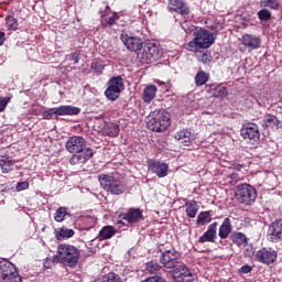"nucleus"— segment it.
<instances>
[{"mask_svg": "<svg viewBox=\"0 0 282 282\" xmlns=\"http://www.w3.org/2000/svg\"><path fill=\"white\" fill-rule=\"evenodd\" d=\"M55 238L58 241H63V239H72L76 232L74 229H69L67 227H59L54 230Z\"/></svg>", "mask_w": 282, "mask_h": 282, "instance_id": "27", "label": "nucleus"}, {"mask_svg": "<svg viewBox=\"0 0 282 282\" xmlns=\"http://www.w3.org/2000/svg\"><path fill=\"white\" fill-rule=\"evenodd\" d=\"M159 85H164V83H162V82H159Z\"/></svg>", "mask_w": 282, "mask_h": 282, "instance_id": "54", "label": "nucleus"}, {"mask_svg": "<svg viewBox=\"0 0 282 282\" xmlns=\"http://www.w3.org/2000/svg\"><path fill=\"white\" fill-rule=\"evenodd\" d=\"M197 59L200 63H204V65H208V63H210L213 61L210 53H199L197 55Z\"/></svg>", "mask_w": 282, "mask_h": 282, "instance_id": "45", "label": "nucleus"}, {"mask_svg": "<svg viewBox=\"0 0 282 282\" xmlns=\"http://www.w3.org/2000/svg\"><path fill=\"white\" fill-rule=\"evenodd\" d=\"M101 15V25L104 28H113L116 23H118V20L120 17H118V13H112L111 8H109L108 4H105L104 9L100 10Z\"/></svg>", "mask_w": 282, "mask_h": 282, "instance_id": "13", "label": "nucleus"}, {"mask_svg": "<svg viewBox=\"0 0 282 282\" xmlns=\"http://www.w3.org/2000/svg\"><path fill=\"white\" fill-rule=\"evenodd\" d=\"M107 89L105 90V96L108 100H118L120 98L121 91L124 89V82L122 77H112L107 83Z\"/></svg>", "mask_w": 282, "mask_h": 282, "instance_id": "9", "label": "nucleus"}, {"mask_svg": "<svg viewBox=\"0 0 282 282\" xmlns=\"http://www.w3.org/2000/svg\"><path fill=\"white\" fill-rule=\"evenodd\" d=\"M242 167H243V166H241V165H237V166H236V170H237V171H241Z\"/></svg>", "mask_w": 282, "mask_h": 282, "instance_id": "53", "label": "nucleus"}, {"mask_svg": "<svg viewBox=\"0 0 282 282\" xmlns=\"http://www.w3.org/2000/svg\"><path fill=\"white\" fill-rule=\"evenodd\" d=\"M14 160L10 155H1L0 156V169L2 173H10L14 169Z\"/></svg>", "mask_w": 282, "mask_h": 282, "instance_id": "28", "label": "nucleus"}, {"mask_svg": "<svg viewBox=\"0 0 282 282\" xmlns=\"http://www.w3.org/2000/svg\"><path fill=\"white\" fill-rule=\"evenodd\" d=\"M80 108L76 106H59L42 113L44 120H52L53 116H78Z\"/></svg>", "mask_w": 282, "mask_h": 282, "instance_id": "10", "label": "nucleus"}, {"mask_svg": "<svg viewBox=\"0 0 282 282\" xmlns=\"http://www.w3.org/2000/svg\"><path fill=\"white\" fill-rule=\"evenodd\" d=\"M115 218L119 228H121V226H128V224H138L142 221V210L131 208L127 213H117Z\"/></svg>", "mask_w": 282, "mask_h": 282, "instance_id": "8", "label": "nucleus"}, {"mask_svg": "<svg viewBox=\"0 0 282 282\" xmlns=\"http://www.w3.org/2000/svg\"><path fill=\"white\" fill-rule=\"evenodd\" d=\"M158 94V87L153 84L148 85L142 93L143 102H151Z\"/></svg>", "mask_w": 282, "mask_h": 282, "instance_id": "29", "label": "nucleus"}, {"mask_svg": "<svg viewBox=\"0 0 282 282\" xmlns=\"http://www.w3.org/2000/svg\"><path fill=\"white\" fill-rule=\"evenodd\" d=\"M143 282H166V280L162 276L154 275L145 279Z\"/></svg>", "mask_w": 282, "mask_h": 282, "instance_id": "48", "label": "nucleus"}, {"mask_svg": "<svg viewBox=\"0 0 282 282\" xmlns=\"http://www.w3.org/2000/svg\"><path fill=\"white\" fill-rule=\"evenodd\" d=\"M182 30H184V32H186L188 34V29H186L185 24H181Z\"/></svg>", "mask_w": 282, "mask_h": 282, "instance_id": "52", "label": "nucleus"}, {"mask_svg": "<svg viewBox=\"0 0 282 282\" xmlns=\"http://www.w3.org/2000/svg\"><path fill=\"white\" fill-rule=\"evenodd\" d=\"M176 270H177L176 276L180 282H193V273H191V270H188V268H186V265L180 264L176 268Z\"/></svg>", "mask_w": 282, "mask_h": 282, "instance_id": "26", "label": "nucleus"}, {"mask_svg": "<svg viewBox=\"0 0 282 282\" xmlns=\"http://www.w3.org/2000/svg\"><path fill=\"white\" fill-rule=\"evenodd\" d=\"M230 232H232V221L227 217L218 229V237L220 239H228V237H230Z\"/></svg>", "mask_w": 282, "mask_h": 282, "instance_id": "25", "label": "nucleus"}, {"mask_svg": "<svg viewBox=\"0 0 282 282\" xmlns=\"http://www.w3.org/2000/svg\"><path fill=\"white\" fill-rule=\"evenodd\" d=\"M101 282H122V279L116 273H108L102 278Z\"/></svg>", "mask_w": 282, "mask_h": 282, "instance_id": "43", "label": "nucleus"}, {"mask_svg": "<svg viewBox=\"0 0 282 282\" xmlns=\"http://www.w3.org/2000/svg\"><path fill=\"white\" fill-rule=\"evenodd\" d=\"M67 217H70L69 209L67 207H58L54 214V220L57 221V224H62V221H65Z\"/></svg>", "mask_w": 282, "mask_h": 282, "instance_id": "32", "label": "nucleus"}, {"mask_svg": "<svg viewBox=\"0 0 282 282\" xmlns=\"http://www.w3.org/2000/svg\"><path fill=\"white\" fill-rule=\"evenodd\" d=\"M6 28H7V30H10L11 32H17V30H19V20H17L12 15H8L6 18Z\"/></svg>", "mask_w": 282, "mask_h": 282, "instance_id": "34", "label": "nucleus"}, {"mask_svg": "<svg viewBox=\"0 0 282 282\" xmlns=\"http://www.w3.org/2000/svg\"><path fill=\"white\" fill-rule=\"evenodd\" d=\"M8 102H10V98H0V113L1 111H6V107H8Z\"/></svg>", "mask_w": 282, "mask_h": 282, "instance_id": "49", "label": "nucleus"}, {"mask_svg": "<svg viewBox=\"0 0 282 282\" xmlns=\"http://www.w3.org/2000/svg\"><path fill=\"white\" fill-rule=\"evenodd\" d=\"M29 188H30V182L28 181L19 182L15 185V191L18 193H21V191H28Z\"/></svg>", "mask_w": 282, "mask_h": 282, "instance_id": "46", "label": "nucleus"}, {"mask_svg": "<svg viewBox=\"0 0 282 282\" xmlns=\"http://www.w3.org/2000/svg\"><path fill=\"white\" fill-rule=\"evenodd\" d=\"M206 91L212 94L214 98H226L228 96V88L224 84H212L206 86Z\"/></svg>", "mask_w": 282, "mask_h": 282, "instance_id": "20", "label": "nucleus"}, {"mask_svg": "<svg viewBox=\"0 0 282 282\" xmlns=\"http://www.w3.org/2000/svg\"><path fill=\"white\" fill-rule=\"evenodd\" d=\"M279 124H280L279 119L272 115H267L262 120V126L265 127L267 129L276 130L279 129Z\"/></svg>", "mask_w": 282, "mask_h": 282, "instance_id": "31", "label": "nucleus"}, {"mask_svg": "<svg viewBox=\"0 0 282 282\" xmlns=\"http://www.w3.org/2000/svg\"><path fill=\"white\" fill-rule=\"evenodd\" d=\"M169 8L173 12H177L181 17H188V7L184 0H169Z\"/></svg>", "mask_w": 282, "mask_h": 282, "instance_id": "21", "label": "nucleus"}, {"mask_svg": "<svg viewBox=\"0 0 282 282\" xmlns=\"http://www.w3.org/2000/svg\"><path fill=\"white\" fill-rule=\"evenodd\" d=\"M162 267L156 262V261H150L145 264V270L150 273V274H158V271L161 269Z\"/></svg>", "mask_w": 282, "mask_h": 282, "instance_id": "42", "label": "nucleus"}, {"mask_svg": "<svg viewBox=\"0 0 282 282\" xmlns=\"http://www.w3.org/2000/svg\"><path fill=\"white\" fill-rule=\"evenodd\" d=\"M65 61H74V63L77 64L78 61H80V54H78V52L70 53L65 56Z\"/></svg>", "mask_w": 282, "mask_h": 282, "instance_id": "47", "label": "nucleus"}, {"mask_svg": "<svg viewBox=\"0 0 282 282\" xmlns=\"http://www.w3.org/2000/svg\"><path fill=\"white\" fill-rule=\"evenodd\" d=\"M188 30L193 32V40L187 44L189 52L208 50V47L215 43V35L210 33V31L193 25Z\"/></svg>", "mask_w": 282, "mask_h": 282, "instance_id": "1", "label": "nucleus"}, {"mask_svg": "<svg viewBox=\"0 0 282 282\" xmlns=\"http://www.w3.org/2000/svg\"><path fill=\"white\" fill-rule=\"evenodd\" d=\"M240 133L243 140H259L260 138L259 126H257V123L245 124L241 128Z\"/></svg>", "mask_w": 282, "mask_h": 282, "instance_id": "19", "label": "nucleus"}, {"mask_svg": "<svg viewBox=\"0 0 282 282\" xmlns=\"http://www.w3.org/2000/svg\"><path fill=\"white\" fill-rule=\"evenodd\" d=\"M232 241H234V243H237V246H239V248H243L248 245V238L246 237V235H243L241 232L234 234Z\"/></svg>", "mask_w": 282, "mask_h": 282, "instance_id": "35", "label": "nucleus"}, {"mask_svg": "<svg viewBox=\"0 0 282 282\" xmlns=\"http://www.w3.org/2000/svg\"><path fill=\"white\" fill-rule=\"evenodd\" d=\"M208 74L204 70H199L195 76V83L197 87H202L203 85H206L208 83Z\"/></svg>", "mask_w": 282, "mask_h": 282, "instance_id": "37", "label": "nucleus"}, {"mask_svg": "<svg viewBox=\"0 0 282 282\" xmlns=\"http://www.w3.org/2000/svg\"><path fill=\"white\" fill-rule=\"evenodd\" d=\"M258 18L260 21H270L272 19V13L268 9H262L258 12Z\"/></svg>", "mask_w": 282, "mask_h": 282, "instance_id": "44", "label": "nucleus"}, {"mask_svg": "<svg viewBox=\"0 0 282 282\" xmlns=\"http://www.w3.org/2000/svg\"><path fill=\"white\" fill-rule=\"evenodd\" d=\"M90 69L95 72V74H102L105 70V62L100 59H96L90 64Z\"/></svg>", "mask_w": 282, "mask_h": 282, "instance_id": "41", "label": "nucleus"}, {"mask_svg": "<svg viewBox=\"0 0 282 282\" xmlns=\"http://www.w3.org/2000/svg\"><path fill=\"white\" fill-rule=\"evenodd\" d=\"M242 45L249 50H259V47H261V37L252 34H246L242 36Z\"/></svg>", "mask_w": 282, "mask_h": 282, "instance_id": "23", "label": "nucleus"}, {"mask_svg": "<svg viewBox=\"0 0 282 282\" xmlns=\"http://www.w3.org/2000/svg\"><path fill=\"white\" fill-rule=\"evenodd\" d=\"M215 239H217V223H213L208 226V229L202 237H199L198 242L199 243H214Z\"/></svg>", "mask_w": 282, "mask_h": 282, "instance_id": "22", "label": "nucleus"}, {"mask_svg": "<svg viewBox=\"0 0 282 282\" xmlns=\"http://www.w3.org/2000/svg\"><path fill=\"white\" fill-rule=\"evenodd\" d=\"M260 6L262 8H269L270 10H279L281 2H279V0H261Z\"/></svg>", "mask_w": 282, "mask_h": 282, "instance_id": "39", "label": "nucleus"}, {"mask_svg": "<svg viewBox=\"0 0 282 282\" xmlns=\"http://www.w3.org/2000/svg\"><path fill=\"white\" fill-rule=\"evenodd\" d=\"M116 235V230L112 226H106L99 231L100 239H111Z\"/></svg>", "mask_w": 282, "mask_h": 282, "instance_id": "38", "label": "nucleus"}, {"mask_svg": "<svg viewBox=\"0 0 282 282\" xmlns=\"http://www.w3.org/2000/svg\"><path fill=\"white\" fill-rule=\"evenodd\" d=\"M234 193L238 204L252 206V204L257 200V188L248 183L238 184L235 187Z\"/></svg>", "mask_w": 282, "mask_h": 282, "instance_id": "5", "label": "nucleus"}, {"mask_svg": "<svg viewBox=\"0 0 282 282\" xmlns=\"http://www.w3.org/2000/svg\"><path fill=\"white\" fill-rule=\"evenodd\" d=\"M91 158H94V150L91 149L84 150L83 152H75V154L69 159V164H72V166L86 164L88 160H91Z\"/></svg>", "mask_w": 282, "mask_h": 282, "instance_id": "17", "label": "nucleus"}, {"mask_svg": "<svg viewBox=\"0 0 282 282\" xmlns=\"http://www.w3.org/2000/svg\"><path fill=\"white\" fill-rule=\"evenodd\" d=\"M240 274H250L252 272V267L245 264L239 269Z\"/></svg>", "mask_w": 282, "mask_h": 282, "instance_id": "50", "label": "nucleus"}, {"mask_svg": "<svg viewBox=\"0 0 282 282\" xmlns=\"http://www.w3.org/2000/svg\"><path fill=\"white\" fill-rule=\"evenodd\" d=\"M66 151L68 153H83V151H87V141L83 137H69L65 143Z\"/></svg>", "mask_w": 282, "mask_h": 282, "instance_id": "11", "label": "nucleus"}, {"mask_svg": "<svg viewBox=\"0 0 282 282\" xmlns=\"http://www.w3.org/2000/svg\"><path fill=\"white\" fill-rule=\"evenodd\" d=\"M6 43V32L0 31V47Z\"/></svg>", "mask_w": 282, "mask_h": 282, "instance_id": "51", "label": "nucleus"}, {"mask_svg": "<svg viewBox=\"0 0 282 282\" xmlns=\"http://www.w3.org/2000/svg\"><path fill=\"white\" fill-rule=\"evenodd\" d=\"M53 261H57V263H62L66 268H76L78 261H80V250L75 246L62 243L57 246V252Z\"/></svg>", "mask_w": 282, "mask_h": 282, "instance_id": "2", "label": "nucleus"}, {"mask_svg": "<svg viewBox=\"0 0 282 282\" xmlns=\"http://www.w3.org/2000/svg\"><path fill=\"white\" fill-rule=\"evenodd\" d=\"M101 188L110 195H124L127 193V182L123 177L111 174H100L98 176Z\"/></svg>", "mask_w": 282, "mask_h": 282, "instance_id": "3", "label": "nucleus"}, {"mask_svg": "<svg viewBox=\"0 0 282 282\" xmlns=\"http://www.w3.org/2000/svg\"><path fill=\"white\" fill-rule=\"evenodd\" d=\"M213 221V216H210V212H202L198 217L196 223L198 226H204L205 224H210Z\"/></svg>", "mask_w": 282, "mask_h": 282, "instance_id": "36", "label": "nucleus"}, {"mask_svg": "<svg viewBox=\"0 0 282 282\" xmlns=\"http://www.w3.org/2000/svg\"><path fill=\"white\" fill-rule=\"evenodd\" d=\"M0 279L2 282H22L17 267L8 260H0Z\"/></svg>", "mask_w": 282, "mask_h": 282, "instance_id": "7", "label": "nucleus"}, {"mask_svg": "<svg viewBox=\"0 0 282 282\" xmlns=\"http://www.w3.org/2000/svg\"><path fill=\"white\" fill-rule=\"evenodd\" d=\"M268 237L272 243H279L282 241V219H278L270 224Z\"/></svg>", "mask_w": 282, "mask_h": 282, "instance_id": "16", "label": "nucleus"}, {"mask_svg": "<svg viewBox=\"0 0 282 282\" xmlns=\"http://www.w3.org/2000/svg\"><path fill=\"white\" fill-rule=\"evenodd\" d=\"M147 124L150 131L162 133L171 127V113L166 110H154L149 115Z\"/></svg>", "mask_w": 282, "mask_h": 282, "instance_id": "4", "label": "nucleus"}, {"mask_svg": "<svg viewBox=\"0 0 282 282\" xmlns=\"http://www.w3.org/2000/svg\"><path fill=\"white\" fill-rule=\"evenodd\" d=\"M242 177L238 172L231 173L226 176V184L235 186L238 182H241Z\"/></svg>", "mask_w": 282, "mask_h": 282, "instance_id": "40", "label": "nucleus"}, {"mask_svg": "<svg viewBox=\"0 0 282 282\" xmlns=\"http://www.w3.org/2000/svg\"><path fill=\"white\" fill-rule=\"evenodd\" d=\"M137 58L143 64L160 61V58H162V47L155 43L143 44L139 52H137Z\"/></svg>", "mask_w": 282, "mask_h": 282, "instance_id": "6", "label": "nucleus"}, {"mask_svg": "<svg viewBox=\"0 0 282 282\" xmlns=\"http://www.w3.org/2000/svg\"><path fill=\"white\" fill-rule=\"evenodd\" d=\"M185 213L189 219H195L197 217V213L199 212V205H197V200H191L185 203Z\"/></svg>", "mask_w": 282, "mask_h": 282, "instance_id": "30", "label": "nucleus"}, {"mask_svg": "<svg viewBox=\"0 0 282 282\" xmlns=\"http://www.w3.org/2000/svg\"><path fill=\"white\" fill-rule=\"evenodd\" d=\"M121 41L126 45L127 50H129L130 52H135V54H138L144 45L142 39L130 36L124 33L121 34Z\"/></svg>", "mask_w": 282, "mask_h": 282, "instance_id": "15", "label": "nucleus"}, {"mask_svg": "<svg viewBox=\"0 0 282 282\" xmlns=\"http://www.w3.org/2000/svg\"><path fill=\"white\" fill-rule=\"evenodd\" d=\"M175 140L181 142V144H184L185 147H188L191 142L195 140V135L189 130L183 129L180 130L174 134Z\"/></svg>", "mask_w": 282, "mask_h": 282, "instance_id": "24", "label": "nucleus"}, {"mask_svg": "<svg viewBox=\"0 0 282 282\" xmlns=\"http://www.w3.org/2000/svg\"><path fill=\"white\" fill-rule=\"evenodd\" d=\"M148 169L152 171L156 177H166V175H169V164L158 160L149 159Z\"/></svg>", "mask_w": 282, "mask_h": 282, "instance_id": "14", "label": "nucleus"}, {"mask_svg": "<svg viewBox=\"0 0 282 282\" xmlns=\"http://www.w3.org/2000/svg\"><path fill=\"white\" fill-rule=\"evenodd\" d=\"M276 250L268 247H263L260 250L257 251L256 253V261L259 263H264V265H270L276 261Z\"/></svg>", "mask_w": 282, "mask_h": 282, "instance_id": "12", "label": "nucleus"}, {"mask_svg": "<svg viewBox=\"0 0 282 282\" xmlns=\"http://www.w3.org/2000/svg\"><path fill=\"white\" fill-rule=\"evenodd\" d=\"M178 257H180V253H177V251L172 249L163 252L160 261L164 268L171 269L177 265Z\"/></svg>", "mask_w": 282, "mask_h": 282, "instance_id": "18", "label": "nucleus"}, {"mask_svg": "<svg viewBox=\"0 0 282 282\" xmlns=\"http://www.w3.org/2000/svg\"><path fill=\"white\" fill-rule=\"evenodd\" d=\"M105 133L109 135V138H118L120 134V126L118 123H109L106 127Z\"/></svg>", "mask_w": 282, "mask_h": 282, "instance_id": "33", "label": "nucleus"}]
</instances>
